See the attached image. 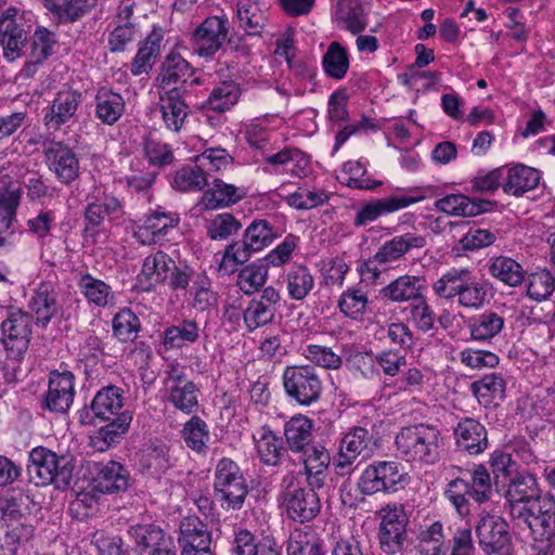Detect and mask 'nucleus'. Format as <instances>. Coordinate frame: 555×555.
Wrapping results in <instances>:
<instances>
[{
	"label": "nucleus",
	"instance_id": "obj_59",
	"mask_svg": "<svg viewBox=\"0 0 555 555\" xmlns=\"http://www.w3.org/2000/svg\"><path fill=\"white\" fill-rule=\"evenodd\" d=\"M193 307L207 311L218 302V295L211 289V281L205 271L198 272L192 285Z\"/></svg>",
	"mask_w": 555,
	"mask_h": 555
},
{
	"label": "nucleus",
	"instance_id": "obj_40",
	"mask_svg": "<svg viewBox=\"0 0 555 555\" xmlns=\"http://www.w3.org/2000/svg\"><path fill=\"white\" fill-rule=\"evenodd\" d=\"M139 466L144 474L160 476L171 466L168 447L163 442L151 443L142 450Z\"/></svg>",
	"mask_w": 555,
	"mask_h": 555
},
{
	"label": "nucleus",
	"instance_id": "obj_52",
	"mask_svg": "<svg viewBox=\"0 0 555 555\" xmlns=\"http://www.w3.org/2000/svg\"><path fill=\"white\" fill-rule=\"evenodd\" d=\"M240 95L241 88L235 81H223L211 90L206 104L210 109L223 113L237 103Z\"/></svg>",
	"mask_w": 555,
	"mask_h": 555
},
{
	"label": "nucleus",
	"instance_id": "obj_10",
	"mask_svg": "<svg viewBox=\"0 0 555 555\" xmlns=\"http://www.w3.org/2000/svg\"><path fill=\"white\" fill-rule=\"evenodd\" d=\"M28 33L20 11L15 7L7 8L0 14V46L8 62L22 57L26 48Z\"/></svg>",
	"mask_w": 555,
	"mask_h": 555
},
{
	"label": "nucleus",
	"instance_id": "obj_21",
	"mask_svg": "<svg viewBox=\"0 0 555 555\" xmlns=\"http://www.w3.org/2000/svg\"><path fill=\"white\" fill-rule=\"evenodd\" d=\"M206 186L208 188L197 202V207L202 211L229 207L243 199L246 195L243 188L227 183L221 179H214Z\"/></svg>",
	"mask_w": 555,
	"mask_h": 555
},
{
	"label": "nucleus",
	"instance_id": "obj_38",
	"mask_svg": "<svg viewBox=\"0 0 555 555\" xmlns=\"http://www.w3.org/2000/svg\"><path fill=\"white\" fill-rule=\"evenodd\" d=\"M540 494L537 479L531 474H519L511 478L508 488L505 494L506 501L509 505V514L512 508L516 505L528 504Z\"/></svg>",
	"mask_w": 555,
	"mask_h": 555
},
{
	"label": "nucleus",
	"instance_id": "obj_15",
	"mask_svg": "<svg viewBox=\"0 0 555 555\" xmlns=\"http://www.w3.org/2000/svg\"><path fill=\"white\" fill-rule=\"evenodd\" d=\"M376 448L371 430L362 426L351 427L339 441L337 467H350L359 456H369Z\"/></svg>",
	"mask_w": 555,
	"mask_h": 555
},
{
	"label": "nucleus",
	"instance_id": "obj_9",
	"mask_svg": "<svg viewBox=\"0 0 555 555\" xmlns=\"http://www.w3.org/2000/svg\"><path fill=\"white\" fill-rule=\"evenodd\" d=\"M425 245L426 238L422 235L411 232L397 235L385 242L376 254L364 262L362 271H367L377 278L387 264L399 260L412 249H420Z\"/></svg>",
	"mask_w": 555,
	"mask_h": 555
},
{
	"label": "nucleus",
	"instance_id": "obj_60",
	"mask_svg": "<svg viewBox=\"0 0 555 555\" xmlns=\"http://www.w3.org/2000/svg\"><path fill=\"white\" fill-rule=\"evenodd\" d=\"M267 279V266L260 263H251L240 271L237 274L236 284L244 294L251 295L264 285Z\"/></svg>",
	"mask_w": 555,
	"mask_h": 555
},
{
	"label": "nucleus",
	"instance_id": "obj_49",
	"mask_svg": "<svg viewBox=\"0 0 555 555\" xmlns=\"http://www.w3.org/2000/svg\"><path fill=\"white\" fill-rule=\"evenodd\" d=\"M555 509V501L551 495L541 496L540 494L525 505H516L512 508V518L519 528L531 522V518L540 517L545 513Z\"/></svg>",
	"mask_w": 555,
	"mask_h": 555
},
{
	"label": "nucleus",
	"instance_id": "obj_11",
	"mask_svg": "<svg viewBox=\"0 0 555 555\" xmlns=\"http://www.w3.org/2000/svg\"><path fill=\"white\" fill-rule=\"evenodd\" d=\"M229 20L225 15L206 17L192 33L191 42L202 57L215 55L228 40Z\"/></svg>",
	"mask_w": 555,
	"mask_h": 555
},
{
	"label": "nucleus",
	"instance_id": "obj_43",
	"mask_svg": "<svg viewBox=\"0 0 555 555\" xmlns=\"http://www.w3.org/2000/svg\"><path fill=\"white\" fill-rule=\"evenodd\" d=\"M31 500L22 490H9L3 500L0 501L1 520L7 526H12L29 514Z\"/></svg>",
	"mask_w": 555,
	"mask_h": 555
},
{
	"label": "nucleus",
	"instance_id": "obj_41",
	"mask_svg": "<svg viewBox=\"0 0 555 555\" xmlns=\"http://www.w3.org/2000/svg\"><path fill=\"white\" fill-rule=\"evenodd\" d=\"M370 0H339L337 4L338 18L353 35H358L366 28V5Z\"/></svg>",
	"mask_w": 555,
	"mask_h": 555
},
{
	"label": "nucleus",
	"instance_id": "obj_48",
	"mask_svg": "<svg viewBox=\"0 0 555 555\" xmlns=\"http://www.w3.org/2000/svg\"><path fill=\"white\" fill-rule=\"evenodd\" d=\"M506 383L501 374L491 373L470 384V391L479 403L489 404L494 399H503Z\"/></svg>",
	"mask_w": 555,
	"mask_h": 555
},
{
	"label": "nucleus",
	"instance_id": "obj_54",
	"mask_svg": "<svg viewBox=\"0 0 555 555\" xmlns=\"http://www.w3.org/2000/svg\"><path fill=\"white\" fill-rule=\"evenodd\" d=\"M322 65L327 76L334 79H343L349 68V60L346 50L337 41H333L323 55Z\"/></svg>",
	"mask_w": 555,
	"mask_h": 555
},
{
	"label": "nucleus",
	"instance_id": "obj_3",
	"mask_svg": "<svg viewBox=\"0 0 555 555\" xmlns=\"http://www.w3.org/2000/svg\"><path fill=\"white\" fill-rule=\"evenodd\" d=\"M212 486L215 499L223 511H238L243 507L248 485L236 462L229 457L220 459L215 467Z\"/></svg>",
	"mask_w": 555,
	"mask_h": 555
},
{
	"label": "nucleus",
	"instance_id": "obj_6",
	"mask_svg": "<svg viewBox=\"0 0 555 555\" xmlns=\"http://www.w3.org/2000/svg\"><path fill=\"white\" fill-rule=\"evenodd\" d=\"M276 236L269 221L255 219L246 228L242 240L225 247L219 268L227 269L228 262H232L234 267L247 262L254 253L269 246Z\"/></svg>",
	"mask_w": 555,
	"mask_h": 555
},
{
	"label": "nucleus",
	"instance_id": "obj_50",
	"mask_svg": "<svg viewBox=\"0 0 555 555\" xmlns=\"http://www.w3.org/2000/svg\"><path fill=\"white\" fill-rule=\"evenodd\" d=\"M96 5L95 0H53L48 9L61 23H74Z\"/></svg>",
	"mask_w": 555,
	"mask_h": 555
},
{
	"label": "nucleus",
	"instance_id": "obj_18",
	"mask_svg": "<svg viewBox=\"0 0 555 555\" xmlns=\"http://www.w3.org/2000/svg\"><path fill=\"white\" fill-rule=\"evenodd\" d=\"M185 89H170L158 91V108L163 122L169 131L179 133L191 113L185 101Z\"/></svg>",
	"mask_w": 555,
	"mask_h": 555
},
{
	"label": "nucleus",
	"instance_id": "obj_56",
	"mask_svg": "<svg viewBox=\"0 0 555 555\" xmlns=\"http://www.w3.org/2000/svg\"><path fill=\"white\" fill-rule=\"evenodd\" d=\"M241 228V221L229 212L218 214L206 223L207 236L212 241L227 240L236 234Z\"/></svg>",
	"mask_w": 555,
	"mask_h": 555
},
{
	"label": "nucleus",
	"instance_id": "obj_47",
	"mask_svg": "<svg viewBox=\"0 0 555 555\" xmlns=\"http://www.w3.org/2000/svg\"><path fill=\"white\" fill-rule=\"evenodd\" d=\"M504 323V318L501 314L493 311H485L474 317L468 327L474 340H489L501 333Z\"/></svg>",
	"mask_w": 555,
	"mask_h": 555
},
{
	"label": "nucleus",
	"instance_id": "obj_17",
	"mask_svg": "<svg viewBox=\"0 0 555 555\" xmlns=\"http://www.w3.org/2000/svg\"><path fill=\"white\" fill-rule=\"evenodd\" d=\"M75 376L72 372H51L42 408L53 413H66L75 398Z\"/></svg>",
	"mask_w": 555,
	"mask_h": 555
},
{
	"label": "nucleus",
	"instance_id": "obj_16",
	"mask_svg": "<svg viewBox=\"0 0 555 555\" xmlns=\"http://www.w3.org/2000/svg\"><path fill=\"white\" fill-rule=\"evenodd\" d=\"M481 548L487 554L506 555L511 542L507 522L496 515H482L476 526Z\"/></svg>",
	"mask_w": 555,
	"mask_h": 555
},
{
	"label": "nucleus",
	"instance_id": "obj_42",
	"mask_svg": "<svg viewBox=\"0 0 555 555\" xmlns=\"http://www.w3.org/2000/svg\"><path fill=\"white\" fill-rule=\"evenodd\" d=\"M287 294L293 300L305 299L314 287V278L308 267L294 264L285 274Z\"/></svg>",
	"mask_w": 555,
	"mask_h": 555
},
{
	"label": "nucleus",
	"instance_id": "obj_44",
	"mask_svg": "<svg viewBox=\"0 0 555 555\" xmlns=\"http://www.w3.org/2000/svg\"><path fill=\"white\" fill-rule=\"evenodd\" d=\"M95 115L106 125H114L125 111L122 96L111 90L102 89L95 96Z\"/></svg>",
	"mask_w": 555,
	"mask_h": 555
},
{
	"label": "nucleus",
	"instance_id": "obj_24",
	"mask_svg": "<svg viewBox=\"0 0 555 555\" xmlns=\"http://www.w3.org/2000/svg\"><path fill=\"white\" fill-rule=\"evenodd\" d=\"M301 453L304 454V474L308 485L313 488H323L331 463L328 451L321 444H313Z\"/></svg>",
	"mask_w": 555,
	"mask_h": 555
},
{
	"label": "nucleus",
	"instance_id": "obj_19",
	"mask_svg": "<svg viewBox=\"0 0 555 555\" xmlns=\"http://www.w3.org/2000/svg\"><path fill=\"white\" fill-rule=\"evenodd\" d=\"M81 100L82 94L77 90H60L43 116L44 125L49 129L59 130L76 116Z\"/></svg>",
	"mask_w": 555,
	"mask_h": 555
},
{
	"label": "nucleus",
	"instance_id": "obj_33",
	"mask_svg": "<svg viewBox=\"0 0 555 555\" xmlns=\"http://www.w3.org/2000/svg\"><path fill=\"white\" fill-rule=\"evenodd\" d=\"M124 406V391L114 385L100 389L92 402L91 411L95 418L100 421H111L117 417Z\"/></svg>",
	"mask_w": 555,
	"mask_h": 555
},
{
	"label": "nucleus",
	"instance_id": "obj_29",
	"mask_svg": "<svg viewBox=\"0 0 555 555\" xmlns=\"http://www.w3.org/2000/svg\"><path fill=\"white\" fill-rule=\"evenodd\" d=\"M488 273L508 287H518L526 278L522 264L508 256L491 257L487 262Z\"/></svg>",
	"mask_w": 555,
	"mask_h": 555
},
{
	"label": "nucleus",
	"instance_id": "obj_26",
	"mask_svg": "<svg viewBox=\"0 0 555 555\" xmlns=\"http://www.w3.org/2000/svg\"><path fill=\"white\" fill-rule=\"evenodd\" d=\"M231 555H280V547L271 535L257 539L249 530L235 531Z\"/></svg>",
	"mask_w": 555,
	"mask_h": 555
},
{
	"label": "nucleus",
	"instance_id": "obj_45",
	"mask_svg": "<svg viewBox=\"0 0 555 555\" xmlns=\"http://www.w3.org/2000/svg\"><path fill=\"white\" fill-rule=\"evenodd\" d=\"M199 337V327L194 320L185 319L177 325L168 326L163 333V345L166 350L182 348L195 343Z\"/></svg>",
	"mask_w": 555,
	"mask_h": 555
},
{
	"label": "nucleus",
	"instance_id": "obj_7",
	"mask_svg": "<svg viewBox=\"0 0 555 555\" xmlns=\"http://www.w3.org/2000/svg\"><path fill=\"white\" fill-rule=\"evenodd\" d=\"M283 387L286 396L299 405L309 406L322 393V380L311 365H291L284 370Z\"/></svg>",
	"mask_w": 555,
	"mask_h": 555
},
{
	"label": "nucleus",
	"instance_id": "obj_37",
	"mask_svg": "<svg viewBox=\"0 0 555 555\" xmlns=\"http://www.w3.org/2000/svg\"><path fill=\"white\" fill-rule=\"evenodd\" d=\"M422 281L418 276L402 275L379 291L382 298L402 302L422 298Z\"/></svg>",
	"mask_w": 555,
	"mask_h": 555
},
{
	"label": "nucleus",
	"instance_id": "obj_62",
	"mask_svg": "<svg viewBox=\"0 0 555 555\" xmlns=\"http://www.w3.org/2000/svg\"><path fill=\"white\" fill-rule=\"evenodd\" d=\"M141 327L139 318L128 308L121 309L113 319V333L120 341H132Z\"/></svg>",
	"mask_w": 555,
	"mask_h": 555
},
{
	"label": "nucleus",
	"instance_id": "obj_30",
	"mask_svg": "<svg viewBox=\"0 0 555 555\" xmlns=\"http://www.w3.org/2000/svg\"><path fill=\"white\" fill-rule=\"evenodd\" d=\"M266 3L259 0H238L236 16L240 27L248 36L261 35L267 23Z\"/></svg>",
	"mask_w": 555,
	"mask_h": 555
},
{
	"label": "nucleus",
	"instance_id": "obj_32",
	"mask_svg": "<svg viewBox=\"0 0 555 555\" xmlns=\"http://www.w3.org/2000/svg\"><path fill=\"white\" fill-rule=\"evenodd\" d=\"M253 439L260 461L266 465L276 466L286 452L282 439L267 425L259 427Z\"/></svg>",
	"mask_w": 555,
	"mask_h": 555
},
{
	"label": "nucleus",
	"instance_id": "obj_13",
	"mask_svg": "<svg viewBox=\"0 0 555 555\" xmlns=\"http://www.w3.org/2000/svg\"><path fill=\"white\" fill-rule=\"evenodd\" d=\"M44 163L62 184L69 185L79 178V159L63 141H50L43 147Z\"/></svg>",
	"mask_w": 555,
	"mask_h": 555
},
{
	"label": "nucleus",
	"instance_id": "obj_27",
	"mask_svg": "<svg viewBox=\"0 0 555 555\" xmlns=\"http://www.w3.org/2000/svg\"><path fill=\"white\" fill-rule=\"evenodd\" d=\"M129 480L128 469L118 462L109 461L99 466L93 483L101 493H117L127 490Z\"/></svg>",
	"mask_w": 555,
	"mask_h": 555
},
{
	"label": "nucleus",
	"instance_id": "obj_12",
	"mask_svg": "<svg viewBox=\"0 0 555 555\" xmlns=\"http://www.w3.org/2000/svg\"><path fill=\"white\" fill-rule=\"evenodd\" d=\"M287 483L283 500L286 513L289 518L298 522L310 521L318 516L321 511V502L320 498L317 493V490L320 488H304V487H294L293 480L294 476L285 477L283 482Z\"/></svg>",
	"mask_w": 555,
	"mask_h": 555
},
{
	"label": "nucleus",
	"instance_id": "obj_61",
	"mask_svg": "<svg viewBox=\"0 0 555 555\" xmlns=\"http://www.w3.org/2000/svg\"><path fill=\"white\" fill-rule=\"evenodd\" d=\"M444 542L443 527L440 521L433 522L418 534L416 546L421 555H440Z\"/></svg>",
	"mask_w": 555,
	"mask_h": 555
},
{
	"label": "nucleus",
	"instance_id": "obj_20",
	"mask_svg": "<svg viewBox=\"0 0 555 555\" xmlns=\"http://www.w3.org/2000/svg\"><path fill=\"white\" fill-rule=\"evenodd\" d=\"M423 196H410L395 194L386 198L372 201L363 205L358 211L353 220L356 227H363L370 222L377 220L383 215H388L409 207L415 203L423 201Z\"/></svg>",
	"mask_w": 555,
	"mask_h": 555
},
{
	"label": "nucleus",
	"instance_id": "obj_39",
	"mask_svg": "<svg viewBox=\"0 0 555 555\" xmlns=\"http://www.w3.org/2000/svg\"><path fill=\"white\" fill-rule=\"evenodd\" d=\"M312 421L305 415L293 416L284 425V436L289 450L305 451L312 439Z\"/></svg>",
	"mask_w": 555,
	"mask_h": 555
},
{
	"label": "nucleus",
	"instance_id": "obj_34",
	"mask_svg": "<svg viewBox=\"0 0 555 555\" xmlns=\"http://www.w3.org/2000/svg\"><path fill=\"white\" fill-rule=\"evenodd\" d=\"M163 40V28L154 26L145 41L140 46L131 63V73L133 75L147 73L153 67L156 59L160 54Z\"/></svg>",
	"mask_w": 555,
	"mask_h": 555
},
{
	"label": "nucleus",
	"instance_id": "obj_5",
	"mask_svg": "<svg viewBox=\"0 0 555 555\" xmlns=\"http://www.w3.org/2000/svg\"><path fill=\"white\" fill-rule=\"evenodd\" d=\"M410 477L397 461H375L367 465L358 480V490L364 495L391 494L405 488Z\"/></svg>",
	"mask_w": 555,
	"mask_h": 555
},
{
	"label": "nucleus",
	"instance_id": "obj_36",
	"mask_svg": "<svg viewBox=\"0 0 555 555\" xmlns=\"http://www.w3.org/2000/svg\"><path fill=\"white\" fill-rule=\"evenodd\" d=\"M540 172L525 165H516L507 169L506 178L502 184L503 191L514 196H521L535 189L540 181Z\"/></svg>",
	"mask_w": 555,
	"mask_h": 555
},
{
	"label": "nucleus",
	"instance_id": "obj_53",
	"mask_svg": "<svg viewBox=\"0 0 555 555\" xmlns=\"http://www.w3.org/2000/svg\"><path fill=\"white\" fill-rule=\"evenodd\" d=\"M182 438L188 446L198 454L207 451V442L209 440V429L205 421L199 416H192L181 431Z\"/></svg>",
	"mask_w": 555,
	"mask_h": 555
},
{
	"label": "nucleus",
	"instance_id": "obj_2",
	"mask_svg": "<svg viewBox=\"0 0 555 555\" xmlns=\"http://www.w3.org/2000/svg\"><path fill=\"white\" fill-rule=\"evenodd\" d=\"M395 443L397 451L408 462L433 465L440 459V430L431 425L416 424L401 428Z\"/></svg>",
	"mask_w": 555,
	"mask_h": 555
},
{
	"label": "nucleus",
	"instance_id": "obj_28",
	"mask_svg": "<svg viewBox=\"0 0 555 555\" xmlns=\"http://www.w3.org/2000/svg\"><path fill=\"white\" fill-rule=\"evenodd\" d=\"M178 222L179 217L176 214L156 209L146 216L142 225L135 231L134 236L142 244L155 243L156 240L165 236L169 229L176 227Z\"/></svg>",
	"mask_w": 555,
	"mask_h": 555
},
{
	"label": "nucleus",
	"instance_id": "obj_8",
	"mask_svg": "<svg viewBox=\"0 0 555 555\" xmlns=\"http://www.w3.org/2000/svg\"><path fill=\"white\" fill-rule=\"evenodd\" d=\"M31 318L26 311H10L1 323V341L9 359L20 361L28 350L31 337Z\"/></svg>",
	"mask_w": 555,
	"mask_h": 555
},
{
	"label": "nucleus",
	"instance_id": "obj_51",
	"mask_svg": "<svg viewBox=\"0 0 555 555\" xmlns=\"http://www.w3.org/2000/svg\"><path fill=\"white\" fill-rule=\"evenodd\" d=\"M171 184L182 192L202 191L208 184L207 172L198 163L194 166H184L176 171Z\"/></svg>",
	"mask_w": 555,
	"mask_h": 555
},
{
	"label": "nucleus",
	"instance_id": "obj_14",
	"mask_svg": "<svg viewBox=\"0 0 555 555\" xmlns=\"http://www.w3.org/2000/svg\"><path fill=\"white\" fill-rule=\"evenodd\" d=\"M57 297L56 283L52 280L42 281L34 289L28 301V314L38 327L47 328L52 319L59 315L61 305Z\"/></svg>",
	"mask_w": 555,
	"mask_h": 555
},
{
	"label": "nucleus",
	"instance_id": "obj_1",
	"mask_svg": "<svg viewBox=\"0 0 555 555\" xmlns=\"http://www.w3.org/2000/svg\"><path fill=\"white\" fill-rule=\"evenodd\" d=\"M433 289L440 298H456L459 306L478 310L488 301L491 286L467 268H451L433 284Z\"/></svg>",
	"mask_w": 555,
	"mask_h": 555
},
{
	"label": "nucleus",
	"instance_id": "obj_63",
	"mask_svg": "<svg viewBox=\"0 0 555 555\" xmlns=\"http://www.w3.org/2000/svg\"><path fill=\"white\" fill-rule=\"evenodd\" d=\"M23 185L26 189V197L28 202H42L43 199H52L55 197L57 189L48 183V181L37 171L29 172Z\"/></svg>",
	"mask_w": 555,
	"mask_h": 555
},
{
	"label": "nucleus",
	"instance_id": "obj_25",
	"mask_svg": "<svg viewBox=\"0 0 555 555\" xmlns=\"http://www.w3.org/2000/svg\"><path fill=\"white\" fill-rule=\"evenodd\" d=\"M456 446L472 455L482 453L488 448L485 426L476 420L464 418L454 428Z\"/></svg>",
	"mask_w": 555,
	"mask_h": 555
},
{
	"label": "nucleus",
	"instance_id": "obj_22",
	"mask_svg": "<svg viewBox=\"0 0 555 555\" xmlns=\"http://www.w3.org/2000/svg\"><path fill=\"white\" fill-rule=\"evenodd\" d=\"M175 260L162 250L146 256L138 274V284L142 291L151 292L157 285L166 283Z\"/></svg>",
	"mask_w": 555,
	"mask_h": 555
},
{
	"label": "nucleus",
	"instance_id": "obj_31",
	"mask_svg": "<svg viewBox=\"0 0 555 555\" xmlns=\"http://www.w3.org/2000/svg\"><path fill=\"white\" fill-rule=\"evenodd\" d=\"M128 535L139 555H146L150 551L156 550L172 539L159 526L154 524L130 526Z\"/></svg>",
	"mask_w": 555,
	"mask_h": 555
},
{
	"label": "nucleus",
	"instance_id": "obj_57",
	"mask_svg": "<svg viewBox=\"0 0 555 555\" xmlns=\"http://www.w3.org/2000/svg\"><path fill=\"white\" fill-rule=\"evenodd\" d=\"M369 305V299L364 291L350 287L346 289L339 300L338 308L341 313L352 320H361Z\"/></svg>",
	"mask_w": 555,
	"mask_h": 555
},
{
	"label": "nucleus",
	"instance_id": "obj_46",
	"mask_svg": "<svg viewBox=\"0 0 555 555\" xmlns=\"http://www.w3.org/2000/svg\"><path fill=\"white\" fill-rule=\"evenodd\" d=\"M178 542L181 548L197 544H211V534L207 525L198 517L188 516L180 521Z\"/></svg>",
	"mask_w": 555,
	"mask_h": 555
},
{
	"label": "nucleus",
	"instance_id": "obj_58",
	"mask_svg": "<svg viewBox=\"0 0 555 555\" xmlns=\"http://www.w3.org/2000/svg\"><path fill=\"white\" fill-rule=\"evenodd\" d=\"M197 391L198 388L193 382L185 383L181 386L171 387L166 390L167 400L177 410H180L185 414H191L198 405Z\"/></svg>",
	"mask_w": 555,
	"mask_h": 555
},
{
	"label": "nucleus",
	"instance_id": "obj_64",
	"mask_svg": "<svg viewBox=\"0 0 555 555\" xmlns=\"http://www.w3.org/2000/svg\"><path fill=\"white\" fill-rule=\"evenodd\" d=\"M287 555H325L321 541L306 532L291 535L287 544Z\"/></svg>",
	"mask_w": 555,
	"mask_h": 555
},
{
	"label": "nucleus",
	"instance_id": "obj_4",
	"mask_svg": "<svg viewBox=\"0 0 555 555\" xmlns=\"http://www.w3.org/2000/svg\"><path fill=\"white\" fill-rule=\"evenodd\" d=\"M27 470L36 486L53 483L57 489H66L73 478L74 465L67 456H60L44 447H36L29 452Z\"/></svg>",
	"mask_w": 555,
	"mask_h": 555
},
{
	"label": "nucleus",
	"instance_id": "obj_23",
	"mask_svg": "<svg viewBox=\"0 0 555 555\" xmlns=\"http://www.w3.org/2000/svg\"><path fill=\"white\" fill-rule=\"evenodd\" d=\"M194 68L177 52H170L164 60L157 77L158 91L170 89H184V85L192 78Z\"/></svg>",
	"mask_w": 555,
	"mask_h": 555
},
{
	"label": "nucleus",
	"instance_id": "obj_35",
	"mask_svg": "<svg viewBox=\"0 0 555 555\" xmlns=\"http://www.w3.org/2000/svg\"><path fill=\"white\" fill-rule=\"evenodd\" d=\"M490 202L472 201L463 194H449L435 202V207L448 215L474 217L489 209Z\"/></svg>",
	"mask_w": 555,
	"mask_h": 555
},
{
	"label": "nucleus",
	"instance_id": "obj_55",
	"mask_svg": "<svg viewBox=\"0 0 555 555\" xmlns=\"http://www.w3.org/2000/svg\"><path fill=\"white\" fill-rule=\"evenodd\" d=\"M444 496L452 504L460 516L463 517L469 514V499L472 498L469 481L463 478L452 479L446 487Z\"/></svg>",
	"mask_w": 555,
	"mask_h": 555
}]
</instances>
